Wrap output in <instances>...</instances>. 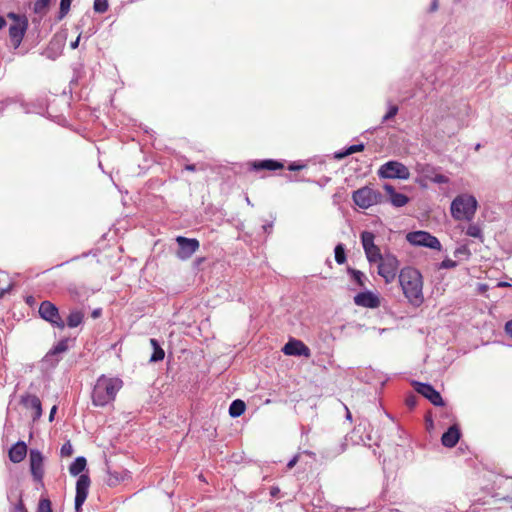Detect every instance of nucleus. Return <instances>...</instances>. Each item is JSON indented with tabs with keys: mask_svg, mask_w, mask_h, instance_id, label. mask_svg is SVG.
<instances>
[{
	"mask_svg": "<svg viewBox=\"0 0 512 512\" xmlns=\"http://www.w3.org/2000/svg\"><path fill=\"white\" fill-rule=\"evenodd\" d=\"M398 281L407 302L413 307H420L424 303L421 272L411 266L404 267L399 271Z\"/></svg>",
	"mask_w": 512,
	"mask_h": 512,
	"instance_id": "f257e3e1",
	"label": "nucleus"
},
{
	"mask_svg": "<svg viewBox=\"0 0 512 512\" xmlns=\"http://www.w3.org/2000/svg\"><path fill=\"white\" fill-rule=\"evenodd\" d=\"M123 387V381L118 377L100 376L94 385L92 402L95 406L104 407L113 402L118 391Z\"/></svg>",
	"mask_w": 512,
	"mask_h": 512,
	"instance_id": "f03ea898",
	"label": "nucleus"
},
{
	"mask_svg": "<svg viewBox=\"0 0 512 512\" xmlns=\"http://www.w3.org/2000/svg\"><path fill=\"white\" fill-rule=\"evenodd\" d=\"M478 208V202L472 195L461 194L451 203V215L457 221H471Z\"/></svg>",
	"mask_w": 512,
	"mask_h": 512,
	"instance_id": "7ed1b4c3",
	"label": "nucleus"
},
{
	"mask_svg": "<svg viewBox=\"0 0 512 512\" xmlns=\"http://www.w3.org/2000/svg\"><path fill=\"white\" fill-rule=\"evenodd\" d=\"M8 18L12 20L9 26V39L14 48H18L28 29V19L25 15L9 13Z\"/></svg>",
	"mask_w": 512,
	"mask_h": 512,
	"instance_id": "20e7f679",
	"label": "nucleus"
},
{
	"mask_svg": "<svg viewBox=\"0 0 512 512\" xmlns=\"http://www.w3.org/2000/svg\"><path fill=\"white\" fill-rule=\"evenodd\" d=\"M378 274L384 278L386 284L392 283L399 271L400 262L391 253H384L378 262Z\"/></svg>",
	"mask_w": 512,
	"mask_h": 512,
	"instance_id": "39448f33",
	"label": "nucleus"
},
{
	"mask_svg": "<svg viewBox=\"0 0 512 512\" xmlns=\"http://www.w3.org/2000/svg\"><path fill=\"white\" fill-rule=\"evenodd\" d=\"M352 199L358 207L368 209L373 205L381 203L382 195L379 191L364 186L352 193Z\"/></svg>",
	"mask_w": 512,
	"mask_h": 512,
	"instance_id": "423d86ee",
	"label": "nucleus"
},
{
	"mask_svg": "<svg viewBox=\"0 0 512 512\" xmlns=\"http://www.w3.org/2000/svg\"><path fill=\"white\" fill-rule=\"evenodd\" d=\"M378 176L384 179L406 180L410 177V171L404 164L398 161H389L380 166Z\"/></svg>",
	"mask_w": 512,
	"mask_h": 512,
	"instance_id": "0eeeda50",
	"label": "nucleus"
},
{
	"mask_svg": "<svg viewBox=\"0 0 512 512\" xmlns=\"http://www.w3.org/2000/svg\"><path fill=\"white\" fill-rule=\"evenodd\" d=\"M40 317L54 327L61 330L65 328V322L60 316L58 308L50 301H43L39 306Z\"/></svg>",
	"mask_w": 512,
	"mask_h": 512,
	"instance_id": "6e6552de",
	"label": "nucleus"
},
{
	"mask_svg": "<svg viewBox=\"0 0 512 512\" xmlns=\"http://www.w3.org/2000/svg\"><path fill=\"white\" fill-rule=\"evenodd\" d=\"M406 238L410 244L415 246H424L436 250L441 249L440 241L426 231L410 232L407 234Z\"/></svg>",
	"mask_w": 512,
	"mask_h": 512,
	"instance_id": "1a4fd4ad",
	"label": "nucleus"
},
{
	"mask_svg": "<svg viewBox=\"0 0 512 512\" xmlns=\"http://www.w3.org/2000/svg\"><path fill=\"white\" fill-rule=\"evenodd\" d=\"M175 240L179 247L176 256L181 260L189 259L200 247V242L196 238L177 236Z\"/></svg>",
	"mask_w": 512,
	"mask_h": 512,
	"instance_id": "9d476101",
	"label": "nucleus"
},
{
	"mask_svg": "<svg viewBox=\"0 0 512 512\" xmlns=\"http://www.w3.org/2000/svg\"><path fill=\"white\" fill-rule=\"evenodd\" d=\"M30 471L34 481L43 485L44 457L38 450H31L29 454Z\"/></svg>",
	"mask_w": 512,
	"mask_h": 512,
	"instance_id": "9b49d317",
	"label": "nucleus"
},
{
	"mask_svg": "<svg viewBox=\"0 0 512 512\" xmlns=\"http://www.w3.org/2000/svg\"><path fill=\"white\" fill-rule=\"evenodd\" d=\"M90 483L91 481L87 474H81L76 482L75 509L77 512L81 510L87 498Z\"/></svg>",
	"mask_w": 512,
	"mask_h": 512,
	"instance_id": "f8f14e48",
	"label": "nucleus"
},
{
	"mask_svg": "<svg viewBox=\"0 0 512 512\" xmlns=\"http://www.w3.org/2000/svg\"><path fill=\"white\" fill-rule=\"evenodd\" d=\"M415 390L427 398L433 405L435 406H443L444 401L438 391L434 389V387L430 384L415 382L414 383Z\"/></svg>",
	"mask_w": 512,
	"mask_h": 512,
	"instance_id": "ddd939ff",
	"label": "nucleus"
},
{
	"mask_svg": "<svg viewBox=\"0 0 512 512\" xmlns=\"http://www.w3.org/2000/svg\"><path fill=\"white\" fill-rule=\"evenodd\" d=\"M354 303L357 306L375 309L381 305L380 298L371 291L360 292L354 296Z\"/></svg>",
	"mask_w": 512,
	"mask_h": 512,
	"instance_id": "4468645a",
	"label": "nucleus"
},
{
	"mask_svg": "<svg viewBox=\"0 0 512 512\" xmlns=\"http://www.w3.org/2000/svg\"><path fill=\"white\" fill-rule=\"evenodd\" d=\"M285 355L310 357V349L302 341L290 339L282 348Z\"/></svg>",
	"mask_w": 512,
	"mask_h": 512,
	"instance_id": "2eb2a0df",
	"label": "nucleus"
},
{
	"mask_svg": "<svg viewBox=\"0 0 512 512\" xmlns=\"http://www.w3.org/2000/svg\"><path fill=\"white\" fill-rule=\"evenodd\" d=\"M21 402L27 409L33 410V412H34L33 420L34 421L38 420L41 417L42 405H41V401L38 396L33 395V394H26V395L22 396Z\"/></svg>",
	"mask_w": 512,
	"mask_h": 512,
	"instance_id": "dca6fc26",
	"label": "nucleus"
},
{
	"mask_svg": "<svg viewBox=\"0 0 512 512\" xmlns=\"http://www.w3.org/2000/svg\"><path fill=\"white\" fill-rule=\"evenodd\" d=\"M460 430L457 425H452L441 437V443L447 448H453L456 446L460 439Z\"/></svg>",
	"mask_w": 512,
	"mask_h": 512,
	"instance_id": "f3484780",
	"label": "nucleus"
},
{
	"mask_svg": "<svg viewBox=\"0 0 512 512\" xmlns=\"http://www.w3.org/2000/svg\"><path fill=\"white\" fill-rule=\"evenodd\" d=\"M383 188L386 191V193L388 194L389 200L393 206L402 207L408 203L409 198L402 193L396 192V190L394 189V187L392 185L385 184Z\"/></svg>",
	"mask_w": 512,
	"mask_h": 512,
	"instance_id": "a211bd4d",
	"label": "nucleus"
},
{
	"mask_svg": "<svg viewBox=\"0 0 512 512\" xmlns=\"http://www.w3.org/2000/svg\"><path fill=\"white\" fill-rule=\"evenodd\" d=\"M9 459L13 463H20L27 455V445L23 441L14 444L9 450Z\"/></svg>",
	"mask_w": 512,
	"mask_h": 512,
	"instance_id": "6ab92c4d",
	"label": "nucleus"
},
{
	"mask_svg": "<svg viewBox=\"0 0 512 512\" xmlns=\"http://www.w3.org/2000/svg\"><path fill=\"white\" fill-rule=\"evenodd\" d=\"M250 165H251L252 169L255 171H260V170L274 171V170H279V169L284 168V165L282 162H279V161L273 160V159L254 161Z\"/></svg>",
	"mask_w": 512,
	"mask_h": 512,
	"instance_id": "aec40b11",
	"label": "nucleus"
},
{
	"mask_svg": "<svg viewBox=\"0 0 512 512\" xmlns=\"http://www.w3.org/2000/svg\"><path fill=\"white\" fill-rule=\"evenodd\" d=\"M347 272L349 273L352 281L355 282L357 286L360 288L366 287L367 277L362 271L348 267Z\"/></svg>",
	"mask_w": 512,
	"mask_h": 512,
	"instance_id": "412c9836",
	"label": "nucleus"
},
{
	"mask_svg": "<svg viewBox=\"0 0 512 512\" xmlns=\"http://www.w3.org/2000/svg\"><path fill=\"white\" fill-rule=\"evenodd\" d=\"M86 465H87V461L84 457H82V456L77 457L74 460V462L70 465L69 472L71 475L77 476L85 470Z\"/></svg>",
	"mask_w": 512,
	"mask_h": 512,
	"instance_id": "4be33fe9",
	"label": "nucleus"
},
{
	"mask_svg": "<svg viewBox=\"0 0 512 512\" xmlns=\"http://www.w3.org/2000/svg\"><path fill=\"white\" fill-rule=\"evenodd\" d=\"M84 319V313L79 310L71 311L67 317V326L70 328L78 327Z\"/></svg>",
	"mask_w": 512,
	"mask_h": 512,
	"instance_id": "5701e85b",
	"label": "nucleus"
},
{
	"mask_svg": "<svg viewBox=\"0 0 512 512\" xmlns=\"http://www.w3.org/2000/svg\"><path fill=\"white\" fill-rule=\"evenodd\" d=\"M150 344L153 347V353L151 355L150 361L151 362H158L162 361L165 357L164 350L160 347L158 341L154 338L150 339Z\"/></svg>",
	"mask_w": 512,
	"mask_h": 512,
	"instance_id": "b1692460",
	"label": "nucleus"
},
{
	"mask_svg": "<svg viewBox=\"0 0 512 512\" xmlns=\"http://www.w3.org/2000/svg\"><path fill=\"white\" fill-rule=\"evenodd\" d=\"M245 409L246 405L244 401L237 399L231 403L229 407V414L231 417H239L245 412Z\"/></svg>",
	"mask_w": 512,
	"mask_h": 512,
	"instance_id": "393cba45",
	"label": "nucleus"
},
{
	"mask_svg": "<svg viewBox=\"0 0 512 512\" xmlns=\"http://www.w3.org/2000/svg\"><path fill=\"white\" fill-rule=\"evenodd\" d=\"M364 252L369 263H377L383 257L377 245L367 248Z\"/></svg>",
	"mask_w": 512,
	"mask_h": 512,
	"instance_id": "a878e982",
	"label": "nucleus"
},
{
	"mask_svg": "<svg viewBox=\"0 0 512 512\" xmlns=\"http://www.w3.org/2000/svg\"><path fill=\"white\" fill-rule=\"evenodd\" d=\"M365 148L364 144H356V145H351L349 146L347 149H345L344 151L342 152H337L335 153V158L338 159V160H341L353 153H357V152H361L363 151Z\"/></svg>",
	"mask_w": 512,
	"mask_h": 512,
	"instance_id": "bb28decb",
	"label": "nucleus"
},
{
	"mask_svg": "<svg viewBox=\"0 0 512 512\" xmlns=\"http://www.w3.org/2000/svg\"><path fill=\"white\" fill-rule=\"evenodd\" d=\"M123 479H124V475L122 473L107 471L105 483L108 486L113 487V486L118 485L121 481H123Z\"/></svg>",
	"mask_w": 512,
	"mask_h": 512,
	"instance_id": "cd10ccee",
	"label": "nucleus"
},
{
	"mask_svg": "<svg viewBox=\"0 0 512 512\" xmlns=\"http://www.w3.org/2000/svg\"><path fill=\"white\" fill-rule=\"evenodd\" d=\"M363 249L366 250L369 247L376 245L374 243L375 235L370 231H363L360 235Z\"/></svg>",
	"mask_w": 512,
	"mask_h": 512,
	"instance_id": "c85d7f7f",
	"label": "nucleus"
},
{
	"mask_svg": "<svg viewBox=\"0 0 512 512\" xmlns=\"http://www.w3.org/2000/svg\"><path fill=\"white\" fill-rule=\"evenodd\" d=\"M50 4V0H36L33 11L37 14H45Z\"/></svg>",
	"mask_w": 512,
	"mask_h": 512,
	"instance_id": "c756f323",
	"label": "nucleus"
},
{
	"mask_svg": "<svg viewBox=\"0 0 512 512\" xmlns=\"http://www.w3.org/2000/svg\"><path fill=\"white\" fill-rule=\"evenodd\" d=\"M466 234L473 238L483 239L482 229L477 224H470L466 230Z\"/></svg>",
	"mask_w": 512,
	"mask_h": 512,
	"instance_id": "7c9ffc66",
	"label": "nucleus"
},
{
	"mask_svg": "<svg viewBox=\"0 0 512 512\" xmlns=\"http://www.w3.org/2000/svg\"><path fill=\"white\" fill-rule=\"evenodd\" d=\"M335 261L338 264H344L346 262L345 249H344V246L342 244H338L335 247Z\"/></svg>",
	"mask_w": 512,
	"mask_h": 512,
	"instance_id": "2f4dec72",
	"label": "nucleus"
},
{
	"mask_svg": "<svg viewBox=\"0 0 512 512\" xmlns=\"http://www.w3.org/2000/svg\"><path fill=\"white\" fill-rule=\"evenodd\" d=\"M37 512H52L51 501L47 498L40 499Z\"/></svg>",
	"mask_w": 512,
	"mask_h": 512,
	"instance_id": "473e14b6",
	"label": "nucleus"
},
{
	"mask_svg": "<svg viewBox=\"0 0 512 512\" xmlns=\"http://www.w3.org/2000/svg\"><path fill=\"white\" fill-rule=\"evenodd\" d=\"M72 0H61L60 2V11H59V19L64 18L70 10Z\"/></svg>",
	"mask_w": 512,
	"mask_h": 512,
	"instance_id": "72a5a7b5",
	"label": "nucleus"
},
{
	"mask_svg": "<svg viewBox=\"0 0 512 512\" xmlns=\"http://www.w3.org/2000/svg\"><path fill=\"white\" fill-rule=\"evenodd\" d=\"M108 9V1L107 0H95L94 1V10L98 13H104Z\"/></svg>",
	"mask_w": 512,
	"mask_h": 512,
	"instance_id": "f704fd0d",
	"label": "nucleus"
},
{
	"mask_svg": "<svg viewBox=\"0 0 512 512\" xmlns=\"http://www.w3.org/2000/svg\"><path fill=\"white\" fill-rule=\"evenodd\" d=\"M61 456L63 457H70L73 454V447L69 441L64 443L61 447Z\"/></svg>",
	"mask_w": 512,
	"mask_h": 512,
	"instance_id": "c9c22d12",
	"label": "nucleus"
},
{
	"mask_svg": "<svg viewBox=\"0 0 512 512\" xmlns=\"http://www.w3.org/2000/svg\"><path fill=\"white\" fill-rule=\"evenodd\" d=\"M67 350V344L65 341L59 342L50 352L51 355H56Z\"/></svg>",
	"mask_w": 512,
	"mask_h": 512,
	"instance_id": "e433bc0d",
	"label": "nucleus"
},
{
	"mask_svg": "<svg viewBox=\"0 0 512 512\" xmlns=\"http://www.w3.org/2000/svg\"><path fill=\"white\" fill-rule=\"evenodd\" d=\"M417 402H418V397L414 394L408 395L405 399V404L410 409H413L417 405Z\"/></svg>",
	"mask_w": 512,
	"mask_h": 512,
	"instance_id": "4c0bfd02",
	"label": "nucleus"
},
{
	"mask_svg": "<svg viewBox=\"0 0 512 512\" xmlns=\"http://www.w3.org/2000/svg\"><path fill=\"white\" fill-rule=\"evenodd\" d=\"M398 113V107L397 106H391L386 113V115L383 117V122L388 121L389 119L393 118Z\"/></svg>",
	"mask_w": 512,
	"mask_h": 512,
	"instance_id": "58836bf2",
	"label": "nucleus"
},
{
	"mask_svg": "<svg viewBox=\"0 0 512 512\" xmlns=\"http://www.w3.org/2000/svg\"><path fill=\"white\" fill-rule=\"evenodd\" d=\"M456 266H457L456 261H454L452 259H445L440 264V268H442V269H450V268H454Z\"/></svg>",
	"mask_w": 512,
	"mask_h": 512,
	"instance_id": "ea45409f",
	"label": "nucleus"
},
{
	"mask_svg": "<svg viewBox=\"0 0 512 512\" xmlns=\"http://www.w3.org/2000/svg\"><path fill=\"white\" fill-rule=\"evenodd\" d=\"M431 180L439 184H446L449 182V178L443 174H436Z\"/></svg>",
	"mask_w": 512,
	"mask_h": 512,
	"instance_id": "a19ab883",
	"label": "nucleus"
},
{
	"mask_svg": "<svg viewBox=\"0 0 512 512\" xmlns=\"http://www.w3.org/2000/svg\"><path fill=\"white\" fill-rule=\"evenodd\" d=\"M299 455H295L287 464L288 469H292L298 462Z\"/></svg>",
	"mask_w": 512,
	"mask_h": 512,
	"instance_id": "79ce46f5",
	"label": "nucleus"
},
{
	"mask_svg": "<svg viewBox=\"0 0 512 512\" xmlns=\"http://www.w3.org/2000/svg\"><path fill=\"white\" fill-rule=\"evenodd\" d=\"M505 332H506L507 335L512 337V320H509L508 322H506V324H505Z\"/></svg>",
	"mask_w": 512,
	"mask_h": 512,
	"instance_id": "37998d69",
	"label": "nucleus"
},
{
	"mask_svg": "<svg viewBox=\"0 0 512 512\" xmlns=\"http://www.w3.org/2000/svg\"><path fill=\"white\" fill-rule=\"evenodd\" d=\"M454 254H455V256H457L458 254H467V255H469L470 252H469L467 247L463 246L461 248L456 249Z\"/></svg>",
	"mask_w": 512,
	"mask_h": 512,
	"instance_id": "c03bdc74",
	"label": "nucleus"
},
{
	"mask_svg": "<svg viewBox=\"0 0 512 512\" xmlns=\"http://www.w3.org/2000/svg\"><path fill=\"white\" fill-rule=\"evenodd\" d=\"M304 167H305L304 165H300V164H295V163H293V164H290V165L288 166V169H289L290 171H297V170H301V169H303Z\"/></svg>",
	"mask_w": 512,
	"mask_h": 512,
	"instance_id": "a18cd8bd",
	"label": "nucleus"
},
{
	"mask_svg": "<svg viewBox=\"0 0 512 512\" xmlns=\"http://www.w3.org/2000/svg\"><path fill=\"white\" fill-rule=\"evenodd\" d=\"M279 492H280V489L278 487H276V486H273L270 489V495L272 497H276L279 494Z\"/></svg>",
	"mask_w": 512,
	"mask_h": 512,
	"instance_id": "49530a36",
	"label": "nucleus"
},
{
	"mask_svg": "<svg viewBox=\"0 0 512 512\" xmlns=\"http://www.w3.org/2000/svg\"><path fill=\"white\" fill-rule=\"evenodd\" d=\"M56 411H57V407L54 405L49 414V421H53Z\"/></svg>",
	"mask_w": 512,
	"mask_h": 512,
	"instance_id": "de8ad7c7",
	"label": "nucleus"
},
{
	"mask_svg": "<svg viewBox=\"0 0 512 512\" xmlns=\"http://www.w3.org/2000/svg\"><path fill=\"white\" fill-rule=\"evenodd\" d=\"M185 169H186L187 171H191V172H193V171H195V170H196V167H195V165H194V164H187V165L185 166Z\"/></svg>",
	"mask_w": 512,
	"mask_h": 512,
	"instance_id": "09e8293b",
	"label": "nucleus"
},
{
	"mask_svg": "<svg viewBox=\"0 0 512 512\" xmlns=\"http://www.w3.org/2000/svg\"><path fill=\"white\" fill-rule=\"evenodd\" d=\"M80 37H78L74 42L71 43V48L75 49L79 44Z\"/></svg>",
	"mask_w": 512,
	"mask_h": 512,
	"instance_id": "8fccbe9b",
	"label": "nucleus"
},
{
	"mask_svg": "<svg viewBox=\"0 0 512 512\" xmlns=\"http://www.w3.org/2000/svg\"><path fill=\"white\" fill-rule=\"evenodd\" d=\"M5 25V20L0 16V29Z\"/></svg>",
	"mask_w": 512,
	"mask_h": 512,
	"instance_id": "3c124183",
	"label": "nucleus"
},
{
	"mask_svg": "<svg viewBox=\"0 0 512 512\" xmlns=\"http://www.w3.org/2000/svg\"><path fill=\"white\" fill-rule=\"evenodd\" d=\"M437 9V3L436 1L433 2V5H432V10H436Z\"/></svg>",
	"mask_w": 512,
	"mask_h": 512,
	"instance_id": "603ef678",
	"label": "nucleus"
},
{
	"mask_svg": "<svg viewBox=\"0 0 512 512\" xmlns=\"http://www.w3.org/2000/svg\"><path fill=\"white\" fill-rule=\"evenodd\" d=\"M203 261H204V258H199V259L197 260L198 264L202 263Z\"/></svg>",
	"mask_w": 512,
	"mask_h": 512,
	"instance_id": "864d4df0",
	"label": "nucleus"
},
{
	"mask_svg": "<svg viewBox=\"0 0 512 512\" xmlns=\"http://www.w3.org/2000/svg\"><path fill=\"white\" fill-rule=\"evenodd\" d=\"M509 284L504 282V283H500V286H508Z\"/></svg>",
	"mask_w": 512,
	"mask_h": 512,
	"instance_id": "5fc2aeb1",
	"label": "nucleus"
},
{
	"mask_svg": "<svg viewBox=\"0 0 512 512\" xmlns=\"http://www.w3.org/2000/svg\"><path fill=\"white\" fill-rule=\"evenodd\" d=\"M27 302H32V297L27 298Z\"/></svg>",
	"mask_w": 512,
	"mask_h": 512,
	"instance_id": "6e6d98bb",
	"label": "nucleus"
},
{
	"mask_svg": "<svg viewBox=\"0 0 512 512\" xmlns=\"http://www.w3.org/2000/svg\"><path fill=\"white\" fill-rule=\"evenodd\" d=\"M27 302H32V297L27 298Z\"/></svg>",
	"mask_w": 512,
	"mask_h": 512,
	"instance_id": "4d7b16f0",
	"label": "nucleus"
}]
</instances>
